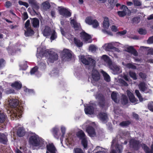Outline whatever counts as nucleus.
Instances as JSON below:
<instances>
[{
  "label": "nucleus",
  "instance_id": "1",
  "mask_svg": "<svg viewBox=\"0 0 153 153\" xmlns=\"http://www.w3.org/2000/svg\"><path fill=\"white\" fill-rule=\"evenodd\" d=\"M80 59L82 62L85 65H88V69L89 71L92 70L91 82L95 85L97 82L100 79V76L99 72L95 68L96 61L91 58H88L86 59L84 56H81Z\"/></svg>",
  "mask_w": 153,
  "mask_h": 153
},
{
  "label": "nucleus",
  "instance_id": "2",
  "mask_svg": "<svg viewBox=\"0 0 153 153\" xmlns=\"http://www.w3.org/2000/svg\"><path fill=\"white\" fill-rule=\"evenodd\" d=\"M30 145L33 147H37L40 145V140L39 136L36 134L30 137L29 140Z\"/></svg>",
  "mask_w": 153,
  "mask_h": 153
},
{
  "label": "nucleus",
  "instance_id": "3",
  "mask_svg": "<svg viewBox=\"0 0 153 153\" xmlns=\"http://www.w3.org/2000/svg\"><path fill=\"white\" fill-rule=\"evenodd\" d=\"M140 143L139 140L131 138L129 141V147L130 149L135 151L139 150L140 147Z\"/></svg>",
  "mask_w": 153,
  "mask_h": 153
},
{
  "label": "nucleus",
  "instance_id": "4",
  "mask_svg": "<svg viewBox=\"0 0 153 153\" xmlns=\"http://www.w3.org/2000/svg\"><path fill=\"white\" fill-rule=\"evenodd\" d=\"M72 57L71 52L68 49H64L62 53V60L64 61H69Z\"/></svg>",
  "mask_w": 153,
  "mask_h": 153
},
{
  "label": "nucleus",
  "instance_id": "5",
  "mask_svg": "<svg viewBox=\"0 0 153 153\" xmlns=\"http://www.w3.org/2000/svg\"><path fill=\"white\" fill-rule=\"evenodd\" d=\"M95 97L98 100L100 105L102 107H104L105 105V102L103 95L101 94L97 93L96 94Z\"/></svg>",
  "mask_w": 153,
  "mask_h": 153
},
{
  "label": "nucleus",
  "instance_id": "6",
  "mask_svg": "<svg viewBox=\"0 0 153 153\" xmlns=\"http://www.w3.org/2000/svg\"><path fill=\"white\" fill-rule=\"evenodd\" d=\"M111 70L113 73L116 74L120 73V67L117 65L111 63L109 66Z\"/></svg>",
  "mask_w": 153,
  "mask_h": 153
},
{
  "label": "nucleus",
  "instance_id": "7",
  "mask_svg": "<svg viewBox=\"0 0 153 153\" xmlns=\"http://www.w3.org/2000/svg\"><path fill=\"white\" fill-rule=\"evenodd\" d=\"M86 131L91 137H94L96 134L94 128L91 126H89L86 127Z\"/></svg>",
  "mask_w": 153,
  "mask_h": 153
},
{
  "label": "nucleus",
  "instance_id": "8",
  "mask_svg": "<svg viewBox=\"0 0 153 153\" xmlns=\"http://www.w3.org/2000/svg\"><path fill=\"white\" fill-rule=\"evenodd\" d=\"M9 105L11 108H15L19 105V102L16 99H12L8 100Z\"/></svg>",
  "mask_w": 153,
  "mask_h": 153
},
{
  "label": "nucleus",
  "instance_id": "9",
  "mask_svg": "<svg viewBox=\"0 0 153 153\" xmlns=\"http://www.w3.org/2000/svg\"><path fill=\"white\" fill-rule=\"evenodd\" d=\"M142 147L145 153H153V144L151 145V149L144 143L142 144Z\"/></svg>",
  "mask_w": 153,
  "mask_h": 153
},
{
  "label": "nucleus",
  "instance_id": "10",
  "mask_svg": "<svg viewBox=\"0 0 153 153\" xmlns=\"http://www.w3.org/2000/svg\"><path fill=\"white\" fill-rule=\"evenodd\" d=\"M60 14L65 17H68L71 16V13L70 12L65 8H62L59 10Z\"/></svg>",
  "mask_w": 153,
  "mask_h": 153
},
{
  "label": "nucleus",
  "instance_id": "11",
  "mask_svg": "<svg viewBox=\"0 0 153 153\" xmlns=\"http://www.w3.org/2000/svg\"><path fill=\"white\" fill-rule=\"evenodd\" d=\"M81 38L84 40L85 42H91V41L90 39V36L85 32L81 33Z\"/></svg>",
  "mask_w": 153,
  "mask_h": 153
},
{
  "label": "nucleus",
  "instance_id": "12",
  "mask_svg": "<svg viewBox=\"0 0 153 153\" xmlns=\"http://www.w3.org/2000/svg\"><path fill=\"white\" fill-rule=\"evenodd\" d=\"M76 137L78 138L79 140H81L86 137V136L84 132L82 130H80L76 132Z\"/></svg>",
  "mask_w": 153,
  "mask_h": 153
},
{
  "label": "nucleus",
  "instance_id": "13",
  "mask_svg": "<svg viewBox=\"0 0 153 153\" xmlns=\"http://www.w3.org/2000/svg\"><path fill=\"white\" fill-rule=\"evenodd\" d=\"M127 95L128 97L130 102L132 103H134L137 101L135 98L133 94L130 91H127Z\"/></svg>",
  "mask_w": 153,
  "mask_h": 153
},
{
  "label": "nucleus",
  "instance_id": "14",
  "mask_svg": "<svg viewBox=\"0 0 153 153\" xmlns=\"http://www.w3.org/2000/svg\"><path fill=\"white\" fill-rule=\"evenodd\" d=\"M47 149L51 153H56V148L53 143H49L46 146Z\"/></svg>",
  "mask_w": 153,
  "mask_h": 153
},
{
  "label": "nucleus",
  "instance_id": "15",
  "mask_svg": "<svg viewBox=\"0 0 153 153\" xmlns=\"http://www.w3.org/2000/svg\"><path fill=\"white\" fill-rule=\"evenodd\" d=\"M52 32L51 28L48 26H46L43 30V33L44 36L47 37L50 35Z\"/></svg>",
  "mask_w": 153,
  "mask_h": 153
},
{
  "label": "nucleus",
  "instance_id": "16",
  "mask_svg": "<svg viewBox=\"0 0 153 153\" xmlns=\"http://www.w3.org/2000/svg\"><path fill=\"white\" fill-rule=\"evenodd\" d=\"M59 131V128L56 127H53L51 130V132L53 136L57 139H58L59 138L60 135V134L58 133Z\"/></svg>",
  "mask_w": 153,
  "mask_h": 153
},
{
  "label": "nucleus",
  "instance_id": "17",
  "mask_svg": "<svg viewBox=\"0 0 153 153\" xmlns=\"http://www.w3.org/2000/svg\"><path fill=\"white\" fill-rule=\"evenodd\" d=\"M7 141V138L5 134L0 133V143L4 144H6Z\"/></svg>",
  "mask_w": 153,
  "mask_h": 153
},
{
  "label": "nucleus",
  "instance_id": "18",
  "mask_svg": "<svg viewBox=\"0 0 153 153\" xmlns=\"http://www.w3.org/2000/svg\"><path fill=\"white\" fill-rule=\"evenodd\" d=\"M58 58V56L56 54L52 53L49 55L48 61L51 62L53 63V62L57 60Z\"/></svg>",
  "mask_w": 153,
  "mask_h": 153
},
{
  "label": "nucleus",
  "instance_id": "19",
  "mask_svg": "<svg viewBox=\"0 0 153 153\" xmlns=\"http://www.w3.org/2000/svg\"><path fill=\"white\" fill-rule=\"evenodd\" d=\"M111 97L113 100L116 103H118L119 101V96L117 93L113 92L111 94Z\"/></svg>",
  "mask_w": 153,
  "mask_h": 153
},
{
  "label": "nucleus",
  "instance_id": "20",
  "mask_svg": "<svg viewBox=\"0 0 153 153\" xmlns=\"http://www.w3.org/2000/svg\"><path fill=\"white\" fill-rule=\"evenodd\" d=\"M94 111V108L92 106H88L85 108V111L86 114H93Z\"/></svg>",
  "mask_w": 153,
  "mask_h": 153
},
{
  "label": "nucleus",
  "instance_id": "21",
  "mask_svg": "<svg viewBox=\"0 0 153 153\" xmlns=\"http://www.w3.org/2000/svg\"><path fill=\"white\" fill-rule=\"evenodd\" d=\"M25 131L23 128L19 127L17 129V135L19 137H22L24 136Z\"/></svg>",
  "mask_w": 153,
  "mask_h": 153
},
{
  "label": "nucleus",
  "instance_id": "22",
  "mask_svg": "<svg viewBox=\"0 0 153 153\" xmlns=\"http://www.w3.org/2000/svg\"><path fill=\"white\" fill-rule=\"evenodd\" d=\"M139 89L143 92H144L147 89V87L146 86V84L144 82H140L138 85Z\"/></svg>",
  "mask_w": 153,
  "mask_h": 153
},
{
  "label": "nucleus",
  "instance_id": "23",
  "mask_svg": "<svg viewBox=\"0 0 153 153\" xmlns=\"http://www.w3.org/2000/svg\"><path fill=\"white\" fill-rule=\"evenodd\" d=\"M32 23L33 27L35 28L39 27V20L36 18H34L32 19Z\"/></svg>",
  "mask_w": 153,
  "mask_h": 153
},
{
  "label": "nucleus",
  "instance_id": "24",
  "mask_svg": "<svg viewBox=\"0 0 153 153\" xmlns=\"http://www.w3.org/2000/svg\"><path fill=\"white\" fill-rule=\"evenodd\" d=\"M103 27L104 28L108 29L109 27L110 24L108 18L107 17H105L104 19V21L103 22Z\"/></svg>",
  "mask_w": 153,
  "mask_h": 153
},
{
  "label": "nucleus",
  "instance_id": "25",
  "mask_svg": "<svg viewBox=\"0 0 153 153\" xmlns=\"http://www.w3.org/2000/svg\"><path fill=\"white\" fill-rule=\"evenodd\" d=\"M105 62L107 63L108 66H109L112 62L111 60L110 59L109 57L107 55H103L101 57Z\"/></svg>",
  "mask_w": 153,
  "mask_h": 153
},
{
  "label": "nucleus",
  "instance_id": "26",
  "mask_svg": "<svg viewBox=\"0 0 153 153\" xmlns=\"http://www.w3.org/2000/svg\"><path fill=\"white\" fill-rule=\"evenodd\" d=\"M131 123V122L130 120H126L121 122L119 125L123 127H128Z\"/></svg>",
  "mask_w": 153,
  "mask_h": 153
},
{
  "label": "nucleus",
  "instance_id": "27",
  "mask_svg": "<svg viewBox=\"0 0 153 153\" xmlns=\"http://www.w3.org/2000/svg\"><path fill=\"white\" fill-rule=\"evenodd\" d=\"M103 48L105 50L109 51L110 49H113L114 46L111 43H109L105 44L103 46Z\"/></svg>",
  "mask_w": 153,
  "mask_h": 153
},
{
  "label": "nucleus",
  "instance_id": "28",
  "mask_svg": "<svg viewBox=\"0 0 153 153\" xmlns=\"http://www.w3.org/2000/svg\"><path fill=\"white\" fill-rule=\"evenodd\" d=\"M34 33V31L31 28H28L26 31H25V34L26 36H31Z\"/></svg>",
  "mask_w": 153,
  "mask_h": 153
},
{
  "label": "nucleus",
  "instance_id": "29",
  "mask_svg": "<svg viewBox=\"0 0 153 153\" xmlns=\"http://www.w3.org/2000/svg\"><path fill=\"white\" fill-rule=\"evenodd\" d=\"M97 117L102 122L106 123L108 120L107 115H97Z\"/></svg>",
  "mask_w": 153,
  "mask_h": 153
},
{
  "label": "nucleus",
  "instance_id": "30",
  "mask_svg": "<svg viewBox=\"0 0 153 153\" xmlns=\"http://www.w3.org/2000/svg\"><path fill=\"white\" fill-rule=\"evenodd\" d=\"M81 140V143L82 145L83 146L85 149L88 146V140L87 137H86Z\"/></svg>",
  "mask_w": 153,
  "mask_h": 153
},
{
  "label": "nucleus",
  "instance_id": "31",
  "mask_svg": "<svg viewBox=\"0 0 153 153\" xmlns=\"http://www.w3.org/2000/svg\"><path fill=\"white\" fill-rule=\"evenodd\" d=\"M11 85L17 89H19L21 88L22 85L18 82H16L12 84Z\"/></svg>",
  "mask_w": 153,
  "mask_h": 153
},
{
  "label": "nucleus",
  "instance_id": "32",
  "mask_svg": "<svg viewBox=\"0 0 153 153\" xmlns=\"http://www.w3.org/2000/svg\"><path fill=\"white\" fill-rule=\"evenodd\" d=\"M102 73L105 80L107 82H109L110 81V78L109 76L104 71H102Z\"/></svg>",
  "mask_w": 153,
  "mask_h": 153
},
{
  "label": "nucleus",
  "instance_id": "33",
  "mask_svg": "<svg viewBox=\"0 0 153 153\" xmlns=\"http://www.w3.org/2000/svg\"><path fill=\"white\" fill-rule=\"evenodd\" d=\"M128 101L127 97L124 95H122L121 101V103L123 105H126L128 103Z\"/></svg>",
  "mask_w": 153,
  "mask_h": 153
},
{
  "label": "nucleus",
  "instance_id": "34",
  "mask_svg": "<svg viewBox=\"0 0 153 153\" xmlns=\"http://www.w3.org/2000/svg\"><path fill=\"white\" fill-rule=\"evenodd\" d=\"M43 9L45 10H47L49 9L50 7V4L48 2L43 3L42 4Z\"/></svg>",
  "mask_w": 153,
  "mask_h": 153
},
{
  "label": "nucleus",
  "instance_id": "35",
  "mask_svg": "<svg viewBox=\"0 0 153 153\" xmlns=\"http://www.w3.org/2000/svg\"><path fill=\"white\" fill-rule=\"evenodd\" d=\"M132 23L137 24L140 22V17H134L131 19Z\"/></svg>",
  "mask_w": 153,
  "mask_h": 153
},
{
  "label": "nucleus",
  "instance_id": "36",
  "mask_svg": "<svg viewBox=\"0 0 153 153\" xmlns=\"http://www.w3.org/2000/svg\"><path fill=\"white\" fill-rule=\"evenodd\" d=\"M93 22H95V19H92L91 17H88L86 18L85 20V22L88 25H91Z\"/></svg>",
  "mask_w": 153,
  "mask_h": 153
},
{
  "label": "nucleus",
  "instance_id": "37",
  "mask_svg": "<svg viewBox=\"0 0 153 153\" xmlns=\"http://www.w3.org/2000/svg\"><path fill=\"white\" fill-rule=\"evenodd\" d=\"M74 42L76 45L78 47H81L82 45V43L79 40L76 39L75 38L74 39Z\"/></svg>",
  "mask_w": 153,
  "mask_h": 153
},
{
  "label": "nucleus",
  "instance_id": "38",
  "mask_svg": "<svg viewBox=\"0 0 153 153\" xmlns=\"http://www.w3.org/2000/svg\"><path fill=\"white\" fill-rule=\"evenodd\" d=\"M51 36L50 37V39L51 40H53L55 39L57 37V35L55 31L53 30L51 33Z\"/></svg>",
  "mask_w": 153,
  "mask_h": 153
},
{
  "label": "nucleus",
  "instance_id": "39",
  "mask_svg": "<svg viewBox=\"0 0 153 153\" xmlns=\"http://www.w3.org/2000/svg\"><path fill=\"white\" fill-rule=\"evenodd\" d=\"M129 74L130 76L133 79L136 80L137 79V78L135 73L131 71H129Z\"/></svg>",
  "mask_w": 153,
  "mask_h": 153
},
{
  "label": "nucleus",
  "instance_id": "40",
  "mask_svg": "<svg viewBox=\"0 0 153 153\" xmlns=\"http://www.w3.org/2000/svg\"><path fill=\"white\" fill-rule=\"evenodd\" d=\"M135 93L136 95H137V96L139 100L141 102L143 101V98L139 91L137 90H135Z\"/></svg>",
  "mask_w": 153,
  "mask_h": 153
},
{
  "label": "nucleus",
  "instance_id": "41",
  "mask_svg": "<svg viewBox=\"0 0 153 153\" xmlns=\"http://www.w3.org/2000/svg\"><path fill=\"white\" fill-rule=\"evenodd\" d=\"M121 9L122 10V11L125 12L126 13V15L128 13L127 11L130 12L129 10L128 9V7L125 5H123L121 8Z\"/></svg>",
  "mask_w": 153,
  "mask_h": 153
},
{
  "label": "nucleus",
  "instance_id": "42",
  "mask_svg": "<svg viewBox=\"0 0 153 153\" xmlns=\"http://www.w3.org/2000/svg\"><path fill=\"white\" fill-rule=\"evenodd\" d=\"M71 24H73V27L76 29V30L78 29L79 27V24H78L76 22L74 21L73 20H71Z\"/></svg>",
  "mask_w": 153,
  "mask_h": 153
},
{
  "label": "nucleus",
  "instance_id": "43",
  "mask_svg": "<svg viewBox=\"0 0 153 153\" xmlns=\"http://www.w3.org/2000/svg\"><path fill=\"white\" fill-rule=\"evenodd\" d=\"M74 153H84L82 150L80 148H74L73 150Z\"/></svg>",
  "mask_w": 153,
  "mask_h": 153
},
{
  "label": "nucleus",
  "instance_id": "44",
  "mask_svg": "<svg viewBox=\"0 0 153 153\" xmlns=\"http://www.w3.org/2000/svg\"><path fill=\"white\" fill-rule=\"evenodd\" d=\"M127 68H131L133 69H136V67L133 64L131 63H128L125 65Z\"/></svg>",
  "mask_w": 153,
  "mask_h": 153
},
{
  "label": "nucleus",
  "instance_id": "45",
  "mask_svg": "<svg viewBox=\"0 0 153 153\" xmlns=\"http://www.w3.org/2000/svg\"><path fill=\"white\" fill-rule=\"evenodd\" d=\"M134 48L132 46H129L126 48L125 51L131 53Z\"/></svg>",
  "mask_w": 153,
  "mask_h": 153
},
{
  "label": "nucleus",
  "instance_id": "46",
  "mask_svg": "<svg viewBox=\"0 0 153 153\" xmlns=\"http://www.w3.org/2000/svg\"><path fill=\"white\" fill-rule=\"evenodd\" d=\"M119 82L120 83L122 84V85L125 86H128V84L123 79H120L119 80Z\"/></svg>",
  "mask_w": 153,
  "mask_h": 153
},
{
  "label": "nucleus",
  "instance_id": "47",
  "mask_svg": "<svg viewBox=\"0 0 153 153\" xmlns=\"http://www.w3.org/2000/svg\"><path fill=\"white\" fill-rule=\"evenodd\" d=\"M139 76L143 79H144L146 78V75L145 73L140 72L139 74Z\"/></svg>",
  "mask_w": 153,
  "mask_h": 153
},
{
  "label": "nucleus",
  "instance_id": "48",
  "mask_svg": "<svg viewBox=\"0 0 153 153\" xmlns=\"http://www.w3.org/2000/svg\"><path fill=\"white\" fill-rule=\"evenodd\" d=\"M134 4L137 6H140L141 5V2L138 0H133Z\"/></svg>",
  "mask_w": 153,
  "mask_h": 153
},
{
  "label": "nucleus",
  "instance_id": "49",
  "mask_svg": "<svg viewBox=\"0 0 153 153\" xmlns=\"http://www.w3.org/2000/svg\"><path fill=\"white\" fill-rule=\"evenodd\" d=\"M96 47L94 45H91L89 47V49L92 52L95 51L97 49Z\"/></svg>",
  "mask_w": 153,
  "mask_h": 153
},
{
  "label": "nucleus",
  "instance_id": "50",
  "mask_svg": "<svg viewBox=\"0 0 153 153\" xmlns=\"http://www.w3.org/2000/svg\"><path fill=\"white\" fill-rule=\"evenodd\" d=\"M139 33L141 35H145L146 33V31L142 28L140 29L138 31Z\"/></svg>",
  "mask_w": 153,
  "mask_h": 153
},
{
  "label": "nucleus",
  "instance_id": "51",
  "mask_svg": "<svg viewBox=\"0 0 153 153\" xmlns=\"http://www.w3.org/2000/svg\"><path fill=\"white\" fill-rule=\"evenodd\" d=\"M31 6L33 9L36 10H37L39 8V5L37 2Z\"/></svg>",
  "mask_w": 153,
  "mask_h": 153
},
{
  "label": "nucleus",
  "instance_id": "52",
  "mask_svg": "<svg viewBox=\"0 0 153 153\" xmlns=\"http://www.w3.org/2000/svg\"><path fill=\"white\" fill-rule=\"evenodd\" d=\"M30 25V21L29 20H28L25 24V27L26 29L28 28H30L29 26Z\"/></svg>",
  "mask_w": 153,
  "mask_h": 153
},
{
  "label": "nucleus",
  "instance_id": "53",
  "mask_svg": "<svg viewBox=\"0 0 153 153\" xmlns=\"http://www.w3.org/2000/svg\"><path fill=\"white\" fill-rule=\"evenodd\" d=\"M96 22H93L92 23L91 25H93V26L94 28H96L98 27L99 25V24L97 20H95Z\"/></svg>",
  "mask_w": 153,
  "mask_h": 153
},
{
  "label": "nucleus",
  "instance_id": "54",
  "mask_svg": "<svg viewBox=\"0 0 153 153\" xmlns=\"http://www.w3.org/2000/svg\"><path fill=\"white\" fill-rule=\"evenodd\" d=\"M38 69V68L37 67H35L32 69L30 71V74H33Z\"/></svg>",
  "mask_w": 153,
  "mask_h": 153
},
{
  "label": "nucleus",
  "instance_id": "55",
  "mask_svg": "<svg viewBox=\"0 0 153 153\" xmlns=\"http://www.w3.org/2000/svg\"><path fill=\"white\" fill-rule=\"evenodd\" d=\"M5 119V115H0V123H3Z\"/></svg>",
  "mask_w": 153,
  "mask_h": 153
},
{
  "label": "nucleus",
  "instance_id": "56",
  "mask_svg": "<svg viewBox=\"0 0 153 153\" xmlns=\"http://www.w3.org/2000/svg\"><path fill=\"white\" fill-rule=\"evenodd\" d=\"M148 108L151 111H153V102L150 103L148 104Z\"/></svg>",
  "mask_w": 153,
  "mask_h": 153
},
{
  "label": "nucleus",
  "instance_id": "57",
  "mask_svg": "<svg viewBox=\"0 0 153 153\" xmlns=\"http://www.w3.org/2000/svg\"><path fill=\"white\" fill-rule=\"evenodd\" d=\"M45 53H43L42 52H40L39 53H37L36 54V56L37 58L40 59L44 55Z\"/></svg>",
  "mask_w": 153,
  "mask_h": 153
},
{
  "label": "nucleus",
  "instance_id": "58",
  "mask_svg": "<svg viewBox=\"0 0 153 153\" xmlns=\"http://www.w3.org/2000/svg\"><path fill=\"white\" fill-rule=\"evenodd\" d=\"M118 13L120 17H123L126 15L125 12H122V11H118Z\"/></svg>",
  "mask_w": 153,
  "mask_h": 153
},
{
  "label": "nucleus",
  "instance_id": "59",
  "mask_svg": "<svg viewBox=\"0 0 153 153\" xmlns=\"http://www.w3.org/2000/svg\"><path fill=\"white\" fill-rule=\"evenodd\" d=\"M147 42L149 44L153 43V36L149 38L147 40Z\"/></svg>",
  "mask_w": 153,
  "mask_h": 153
},
{
  "label": "nucleus",
  "instance_id": "60",
  "mask_svg": "<svg viewBox=\"0 0 153 153\" xmlns=\"http://www.w3.org/2000/svg\"><path fill=\"white\" fill-rule=\"evenodd\" d=\"M28 2L31 6L37 2L35 0H28Z\"/></svg>",
  "mask_w": 153,
  "mask_h": 153
},
{
  "label": "nucleus",
  "instance_id": "61",
  "mask_svg": "<svg viewBox=\"0 0 153 153\" xmlns=\"http://www.w3.org/2000/svg\"><path fill=\"white\" fill-rule=\"evenodd\" d=\"M66 131V129L65 127H62L61 128V131L62 133V136H63L65 134Z\"/></svg>",
  "mask_w": 153,
  "mask_h": 153
},
{
  "label": "nucleus",
  "instance_id": "62",
  "mask_svg": "<svg viewBox=\"0 0 153 153\" xmlns=\"http://www.w3.org/2000/svg\"><path fill=\"white\" fill-rule=\"evenodd\" d=\"M108 2L111 7L114 6L115 4L114 0H108Z\"/></svg>",
  "mask_w": 153,
  "mask_h": 153
},
{
  "label": "nucleus",
  "instance_id": "63",
  "mask_svg": "<svg viewBox=\"0 0 153 153\" xmlns=\"http://www.w3.org/2000/svg\"><path fill=\"white\" fill-rule=\"evenodd\" d=\"M126 33V31L124 30L122 31L119 32L117 33L118 34H120L121 35H123L125 34Z\"/></svg>",
  "mask_w": 153,
  "mask_h": 153
},
{
  "label": "nucleus",
  "instance_id": "64",
  "mask_svg": "<svg viewBox=\"0 0 153 153\" xmlns=\"http://www.w3.org/2000/svg\"><path fill=\"white\" fill-rule=\"evenodd\" d=\"M23 19L24 20H26L28 18V16L27 13L26 12H25L23 14Z\"/></svg>",
  "mask_w": 153,
  "mask_h": 153
}]
</instances>
